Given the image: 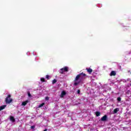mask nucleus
<instances>
[{"instance_id":"6ab92c4d","label":"nucleus","mask_w":131,"mask_h":131,"mask_svg":"<svg viewBox=\"0 0 131 131\" xmlns=\"http://www.w3.org/2000/svg\"><path fill=\"white\" fill-rule=\"evenodd\" d=\"M28 97H31V94H30V92H28Z\"/></svg>"},{"instance_id":"dca6fc26","label":"nucleus","mask_w":131,"mask_h":131,"mask_svg":"<svg viewBox=\"0 0 131 131\" xmlns=\"http://www.w3.org/2000/svg\"><path fill=\"white\" fill-rule=\"evenodd\" d=\"M46 78H47V79H50V76L49 75H46Z\"/></svg>"},{"instance_id":"9b49d317","label":"nucleus","mask_w":131,"mask_h":131,"mask_svg":"<svg viewBox=\"0 0 131 131\" xmlns=\"http://www.w3.org/2000/svg\"><path fill=\"white\" fill-rule=\"evenodd\" d=\"M6 107H7V105H3L0 106V111H2V110H4V109H5Z\"/></svg>"},{"instance_id":"f3484780","label":"nucleus","mask_w":131,"mask_h":131,"mask_svg":"<svg viewBox=\"0 0 131 131\" xmlns=\"http://www.w3.org/2000/svg\"><path fill=\"white\" fill-rule=\"evenodd\" d=\"M117 100H118V102H120L121 101V98L118 97Z\"/></svg>"},{"instance_id":"9d476101","label":"nucleus","mask_w":131,"mask_h":131,"mask_svg":"<svg viewBox=\"0 0 131 131\" xmlns=\"http://www.w3.org/2000/svg\"><path fill=\"white\" fill-rule=\"evenodd\" d=\"M118 110H119L118 108H115L113 111L114 114H116V113H117V112H118Z\"/></svg>"},{"instance_id":"2eb2a0df","label":"nucleus","mask_w":131,"mask_h":131,"mask_svg":"<svg viewBox=\"0 0 131 131\" xmlns=\"http://www.w3.org/2000/svg\"><path fill=\"white\" fill-rule=\"evenodd\" d=\"M57 82V80L54 79L53 80H52V84H55Z\"/></svg>"},{"instance_id":"0eeeda50","label":"nucleus","mask_w":131,"mask_h":131,"mask_svg":"<svg viewBox=\"0 0 131 131\" xmlns=\"http://www.w3.org/2000/svg\"><path fill=\"white\" fill-rule=\"evenodd\" d=\"M86 70H87V72H88V73H89V74H91L92 73V72H93V69H91V68H86Z\"/></svg>"},{"instance_id":"39448f33","label":"nucleus","mask_w":131,"mask_h":131,"mask_svg":"<svg viewBox=\"0 0 131 131\" xmlns=\"http://www.w3.org/2000/svg\"><path fill=\"white\" fill-rule=\"evenodd\" d=\"M107 115H105L101 118V121H106V120H107Z\"/></svg>"},{"instance_id":"423d86ee","label":"nucleus","mask_w":131,"mask_h":131,"mask_svg":"<svg viewBox=\"0 0 131 131\" xmlns=\"http://www.w3.org/2000/svg\"><path fill=\"white\" fill-rule=\"evenodd\" d=\"M110 75V76H115V75H116V72H115V71H112Z\"/></svg>"},{"instance_id":"f03ea898","label":"nucleus","mask_w":131,"mask_h":131,"mask_svg":"<svg viewBox=\"0 0 131 131\" xmlns=\"http://www.w3.org/2000/svg\"><path fill=\"white\" fill-rule=\"evenodd\" d=\"M69 71V68L68 67H64L60 69L59 73L60 74H64V72H68Z\"/></svg>"},{"instance_id":"1a4fd4ad","label":"nucleus","mask_w":131,"mask_h":131,"mask_svg":"<svg viewBox=\"0 0 131 131\" xmlns=\"http://www.w3.org/2000/svg\"><path fill=\"white\" fill-rule=\"evenodd\" d=\"M27 103H28V100H27L26 101H24V102H22L21 105L23 106H26V105H27Z\"/></svg>"},{"instance_id":"6e6552de","label":"nucleus","mask_w":131,"mask_h":131,"mask_svg":"<svg viewBox=\"0 0 131 131\" xmlns=\"http://www.w3.org/2000/svg\"><path fill=\"white\" fill-rule=\"evenodd\" d=\"M10 120L12 121V122H15V121H16L15 118H14L13 116H10Z\"/></svg>"},{"instance_id":"f8f14e48","label":"nucleus","mask_w":131,"mask_h":131,"mask_svg":"<svg viewBox=\"0 0 131 131\" xmlns=\"http://www.w3.org/2000/svg\"><path fill=\"white\" fill-rule=\"evenodd\" d=\"M95 114H96L97 117H99V116H100L101 115V113L99 112H96L95 113Z\"/></svg>"},{"instance_id":"aec40b11","label":"nucleus","mask_w":131,"mask_h":131,"mask_svg":"<svg viewBox=\"0 0 131 131\" xmlns=\"http://www.w3.org/2000/svg\"><path fill=\"white\" fill-rule=\"evenodd\" d=\"M49 97H48V96L45 98V100H46V101H49Z\"/></svg>"},{"instance_id":"7ed1b4c3","label":"nucleus","mask_w":131,"mask_h":131,"mask_svg":"<svg viewBox=\"0 0 131 131\" xmlns=\"http://www.w3.org/2000/svg\"><path fill=\"white\" fill-rule=\"evenodd\" d=\"M13 102V99L11 98V95H8L5 99L6 104H11Z\"/></svg>"},{"instance_id":"a211bd4d","label":"nucleus","mask_w":131,"mask_h":131,"mask_svg":"<svg viewBox=\"0 0 131 131\" xmlns=\"http://www.w3.org/2000/svg\"><path fill=\"white\" fill-rule=\"evenodd\" d=\"M31 128L32 129H34V128H35V126H34V125L31 126Z\"/></svg>"},{"instance_id":"ddd939ff","label":"nucleus","mask_w":131,"mask_h":131,"mask_svg":"<svg viewBox=\"0 0 131 131\" xmlns=\"http://www.w3.org/2000/svg\"><path fill=\"white\" fill-rule=\"evenodd\" d=\"M44 105L45 102H43L38 106V108H41V107H43Z\"/></svg>"},{"instance_id":"20e7f679","label":"nucleus","mask_w":131,"mask_h":131,"mask_svg":"<svg viewBox=\"0 0 131 131\" xmlns=\"http://www.w3.org/2000/svg\"><path fill=\"white\" fill-rule=\"evenodd\" d=\"M66 95V91H63L61 92L60 94V98H64V96Z\"/></svg>"},{"instance_id":"4468645a","label":"nucleus","mask_w":131,"mask_h":131,"mask_svg":"<svg viewBox=\"0 0 131 131\" xmlns=\"http://www.w3.org/2000/svg\"><path fill=\"white\" fill-rule=\"evenodd\" d=\"M40 81L42 82H46V79H45V78H40Z\"/></svg>"},{"instance_id":"412c9836","label":"nucleus","mask_w":131,"mask_h":131,"mask_svg":"<svg viewBox=\"0 0 131 131\" xmlns=\"http://www.w3.org/2000/svg\"><path fill=\"white\" fill-rule=\"evenodd\" d=\"M77 94H80V90H78V91H77Z\"/></svg>"},{"instance_id":"f257e3e1","label":"nucleus","mask_w":131,"mask_h":131,"mask_svg":"<svg viewBox=\"0 0 131 131\" xmlns=\"http://www.w3.org/2000/svg\"><path fill=\"white\" fill-rule=\"evenodd\" d=\"M85 76H86V74H84L83 73H81L80 74L77 75L76 77V78H75V80L74 81H77V80H78V79H79V78H80V80L78 82H76L74 83V85H78V84H79V83H80V81H81V80H82V79H84V77Z\"/></svg>"}]
</instances>
